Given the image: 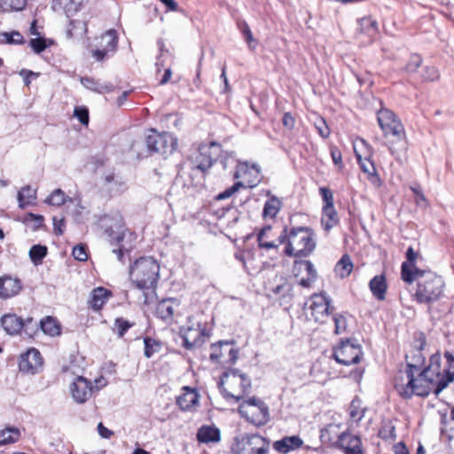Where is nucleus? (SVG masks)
Segmentation results:
<instances>
[{
  "label": "nucleus",
  "instance_id": "f257e3e1",
  "mask_svg": "<svg viewBox=\"0 0 454 454\" xmlns=\"http://www.w3.org/2000/svg\"><path fill=\"white\" fill-rule=\"evenodd\" d=\"M414 281L417 282L414 297L418 302L431 303L438 301L442 295L444 282L434 272L417 271L412 277V282Z\"/></svg>",
  "mask_w": 454,
  "mask_h": 454
},
{
  "label": "nucleus",
  "instance_id": "7c9ffc66",
  "mask_svg": "<svg viewBox=\"0 0 454 454\" xmlns=\"http://www.w3.org/2000/svg\"><path fill=\"white\" fill-rule=\"evenodd\" d=\"M267 288L274 294L280 296H286L292 290L291 284L282 276H275L272 282H269Z\"/></svg>",
  "mask_w": 454,
  "mask_h": 454
},
{
  "label": "nucleus",
  "instance_id": "13d9d810",
  "mask_svg": "<svg viewBox=\"0 0 454 454\" xmlns=\"http://www.w3.org/2000/svg\"><path fill=\"white\" fill-rule=\"evenodd\" d=\"M131 326L132 325L128 320L121 317L116 318L114 321V330L120 337H122Z\"/></svg>",
  "mask_w": 454,
  "mask_h": 454
},
{
  "label": "nucleus",
  "instance_id": "2f4dec72",
  "mask_svg": "<svg viewBox=\"0 0 454 454\" xmlns=\"http://www.w3.org/2000/svg\"><path fill=\"white\" fill-rule=\"evenodd\" d=\"M370 290L378 300H385L387 292V283L383 275L373 277L369 283Z\"/></svg>",
  "mask_w": 454,
  "mask_h": 454
},
{
  "label": "nucleus",
  "instance_id": "a878e982",
  "mask_svg": "<svg viewBox=\"0 0 454 454\" xmlns=\"http://www.w3.org/2000/svg\"><path fill=\"white\" fill-rule=\"evenodd\" d=\"M183 393L177 397L176 403L184 411L193 407L198 401L199 394L196 387H184Z\"/></svg>",
  "mask_w": 454,
  "mask_h": 454
},
{
  "label": "nucleus",
  "instance_id": "0eeeda50",
  "mask_svg": "<svg viewBox=\"0 0 454 454\" xmlns=\"http://www.w3.org/2000/svg\"><path fill=\"white\" fill-rule=\"evenodd\" d=\"M378 123L386 137H393L395 141H404L406 135L404 127L395 113L382 108L377 114Z\"/></svg>",
  "mask_w": 454,
  "mask_h": 454
},
{
  "label": "nucleus",
  "instance_id": "0e129e2a",
  "mask_svg": "<svg viewBox=\"0 0 454 454\" xmlns=\"http://www.w3.org/2000/svg\"><path fill=\"white\" fill-rule=\"evenodd\" d=\"M422 63V59L419 55H412L410 58L409 62L407 63L405 67V70L408 73H414L418 70V68L420 67Z\"/></svg>",
  "mask_w": 454,
  "mask_h": 454
},
{
  "label": "nucleus",
  "instance_id": "a211bd4d",
  "mask_svg": "<svg viewBox=\"0 0 454 454\" xmlns=\"http://www.w3.org/2000/svg\"><path fill=\"white\" fill-rule=\"evenodd\" d=\"M271 229V226L268 225L263 227L258 233L257 241L260 248L265 250L277 249L280 245L286 242V227L284 228L278 239L272 241L269 239Z\"/></svg>",
  "mask_w": 454,
  "mask_h": 454
},
{
  "label": "nucleus",
  "instance_id": "a18cd8bd",
  "mask_svg": "<svg viewBox=\"0 0 454 454\" xmlns=\"http://www.w3.org/2000/svg\"><path fill=\"white\" fill-rule=\"evenodd\" d=\"M353 269V263L348 254H344L335 266V271L340 278H344L349 276Z\"/></svg>",
  "mask_w": 454,
  "mask_h": 454
},
{
  "label": "nucleus",
  "instance_id": "6ab92c4d",
  "mask_svg": "<svg viewBox=\"0 0 454 454\" xmlns=\"http://www.w3.org/2000/svg\"><path fill=\"white\" fill-rule=\"evenodd\" d=\"M436 387L435 379L429 378L427 375L424 376V372H418V376L415 377V383L411 386L413 395L427 396L431 391L434 393Z\"/></svg>",
  "mask_w": 454,
  "mask_h": 454
},
{
  "label": "nucleus",
  "instance_id": "69168bd1",
  "mask_svg": "<svg viewBox=\"0 0 454 454\" xmlns=\"http://www.w3.org/2000/svg\"><path fill=\"white\" fill-rule=\"evenodd\" d=\"M73 256L74 257V259L80 261V262H84L87 260L88 258V254H87V251H86V247L83 246V245H77L75 246L74 248H73Z\"/></svg>",
  "mask_w": 454,
  "mask_h": 454
},
{
  "label": "nucleus",
  "instance_id": "9b49d317",
  "mask_svg": "<svg viewBox=\"0 0 454 454\" xmlns=\"http://www.w3.org/2000/svg\"><path fill=\"white\" fill-rule=\"evenodd\" d=\"M309 301L312 318L317 323H325L333 311L330 297L325 293L314 294L310 296Z\"/></svg>",
  "mask_w": 454,
  "mask_h": 454
},
{
  "label": "nucleus",
  "instance_id": "680f3d73",
  "mask_svg": "<svg viewBox=\"0 0 454 454\" xmlns=\"http://www.w3.org/2000/svg\"><path fill=\"white\" fill-rule=\"evenodd\" d=\"M74 115L82 124L87 125L89 123V110L87 107L76 106L74 111Z\"/></svg>",
  "mask_w": 454,
  "mask_h": 454
},
{
  "label": "nucleus",
  "instance_id": "3c124183",
  "mask_svg": "<svg viewBox=\"0 0 454 454\" xmlns=\"http://www.w3.org/2000/svg\"><path fill=\"white\" fill-rule=\"evenodd\" d=\"M144 343L145 356L147 358L152 357L155 353H158L160 350V343L153 338L145 337L144 339Z\"/></svg>",
  "mask_w": 454,
  "mask_h": 454
},
{
  "label": "nucleus",
  "instance_id": "4be33fe9",
  "mask_svg": "<svg viewBox=\"0 0 454 454\" xmlns=\"http://www.w3.org/2000/svg\"><path fill=\"white\" fill-rule=\"evenodd\" d=\"M422 371L424 372V376L427 375L429 378L435 379V388L439 386L444 375L447 374L446 367L443 371L441 370V356L438 352L430 356L429 364Z\"/></svg>",
  "mask_w": 454,
  "mask_h": 454
},
{
  "label": "nucleus",
  "instance_id": "4468645a",
  "mask_svg": "<svg viewBox=\"0 0 454 454\" xmlns=\"http://www.w3.org/2000/svg\"><path fill=\"white\" fill-rule=\"evenodd\" d=\"M70 392L74 402L84 403L91 397L94 387L87 379L79 376L70 385Z\"/></svg>",
  "mask_w": 454,
  "mask_h": 454
},
{
  "label": "nucleus",
  "instance_id": "c85d7f7f",
  "mask_svg": "<svg viewBox=\"0 0 454 454\" xmlns=\"http://www.w3.org/2000/svg\"><path fill=\"white\" fill-rule=\"evenodd\" d=\"M80 82L86 89L99 94L109 93L114 90L113 84L101 82L90 77H81Z\"/></svg>",
  "mask_w": 454,
  "mask_h": 454
},
{
  "label": "nucleus",
  "instance_id": "6e6d98bb",
  "mask_svg": "<svg viewBox=\"0 0 454 454\" xmlns=\"http://www.w3.org/2000/svg\"><path fill=\"white\" fill-rule=\"evenodd\" d=\"M51 43H52L51 40H47L43 37L33 38L29 42V45L34 50V51L36 53H40V52L43 51Z\"/></svg>",
  "mask_w": 454,
  "mask_h": 454
},
{
  "label": "nucleus",
  "instance_id": "393cba45",
  "mask_svg": "<svg viewBox=\"0 0 454 454\" xmlns=\"http://www.w3.org/2000/svg\"><path fill=\"white\" fill-rule=\"evenodd\" d=\"M303 441L298 435L286 436L273 443L274 449L283 454L301 447Z\"/></svg>",
  "mask_w": 454,
  "mask_h": 454
},
{
  "label": "nucleus",
  "instance_id": "1a4fd4ad",
  "mask_svg": "<svg viewBox=\"0 0 454 454\" xmlns=\"http://www.w3.org/2000/svg\"><path fill=\"white\" fill-rule=\"evenodd\" d=\"M1 325L4 331L11 335L17 334L23 330L25 333L31 337L37 330V323L33 318L28 317L23 320L15 314L4 315L1 318Z\"/></svg>",
  "mask_w": 454,
  "mask_h": 454
},
{
  "label": "nucleus",
  "instance_id": "09e8293b",
  "mask_svg": "<svg viewBox=\"0 0 454 454\" xmlns=\"http://www.w3.org/2000/svg\"><path fill=\"white\" fill-rule=\"evenodd\" d=\"M365 409L362 407L361 401L359 399H354L349 406V416L350 418L358 422L364 416Z\"/></svg>",
  "mask_w": 454,
  "mask_h": 454
},
{
  "label": "nucleus",
  "instance_id": "cd10ccee",
  "mask_svg": "<svg viewBox=\"0 0 454 454\" xmlns=\"http://www.w3.org/2000/svg\"><path fill=\"white\" fill-rule=\"evenodd\" d=\"M125 238L126 233L124 231L118 232L116 234H110L111 244H116L119 247L118 248L113 249V253L117 255L119 261L122 260L125 252H129L132 249V246L130 244H127Z\"/></svg>",
  "mask_w": 454,
  "mask_h": 454
},
{
  "label": "nucleus",
  "instance_id": "c03bdc74",
  "mask_svg": "<svg viewBox=\"0 0 454 454\" xmlns=\"http://www.w3.org/2000/svg\"><path fill=\"white\" fill-rule=\"evenodd\" d=\"M27 3V0H0V12H20L25 9Z\"/></svg>",
  "mask_w": 454,
  "mask_h": 454
},
{
  "label": "nucleus",
  "instance_id": "052dcab7",
  "mask_svg": "<svg viewBox=\"0 0 454 454\" xmlns=\"http://www.w3.org/2000/svg\"><path fill=\"white\" fill-rule=\"evenodd\" d=\"M319 192L324 201L323 207H333V195L331 190L326 187H321L319 188Z\"/></svg>",
  "mask_w": 454,
  "mask_h": 454
},
{
  "label": "nucleus",
  "instance_id": "412c9836",
  "mask_svg": "<svg viewBox=\"0 0 454 454\" xmlns=\"http://www.w3.org/2000/svg\"><path fill=\"white\" fill-rule=\"evenodd\" d=\"M418 257V253L414 251V249L410 247L406 251V258L407 261L402 263V278L406 283H412V277L415 276L417 271H422L415 266V260Z\"/></svg>",
  "mask_w": 454,
  "mask_h": 454
},
{
  "label": "nucleus",
  "instance_id": "6e6552de",
  "mask_svg": "<svg viewBox=\"0 0 454 454\" xmlns=\"http://www.w3.org/2000/svg\"><path fill=\"white\" fill-rule=\"evenodd\" d=\"M363 356L362 347L354 340L347 339L341 340L334 348L332 356L335 361L343 365L358 364Z\"/></svg>",
  "mask_w": 454,
  "mask_h": 454
},
{
  "label": "nucleus",
  "instance_id": "a19ab883",
  "mask_svg": "<svg viewBox=\"0 0 454 454\" xmlns=\"http://www.w3.org/2000/svg\"><path fill=\"white\" fill-rule=\"evenodd\" d=\"M20 438V430L15 427H7L0 430V447L15 443Z\"/></svg>",
  "mask_w": 454,
  "mask_h": 454
},
{
  "label": "nucleus",
  "instance_id": "ea45409f",
  "mask_svg": "<svg viewBox=\"0 0 454 454\" xmlns=\"http://www.w3.org/2000/svg\"><path fill=\"white\" fill-rule=\"evenodd\" d=\"M321 224L328 231L339 223L338 214L333 207H323Z\"/></svg>",
  "mask_w": 454,
  "mask_h": 454
},
{
  "label": "nucleus",
  "instance_id": "bf43d9fd",
  "mask_svg": "<svg viewBox=\"0 0 454 454\" xmlns=\"http://www.w3.org/2000/svg\"><path fill=\"white\" fill-rule=\"evenodd\" d=\"M241 187H245L242 182H236L232 186L227 188L224 192L219 193L216 197L217 200H225L231 197Z\"/></svg>",
  "mask_w": 454,
  "mask_h": 454
},
{
  "label": "nucleus",
  "instance_id": "b1692460",
  "mask_svg": "<svg viewBox=\"0 0 454 454\" xmlns=\"http://www.w3.org/2000/svg\"><path fill=\"white\" fill-rule=\"evenodd\" d=\"M336 447L343 450L346 454H362L360 438L348 432H345Z\"/></svg>",
  "mask_w": 454,
  "mask_h": 454
},
{
  "label": "nucleus",
  "instance_id": "e2e57ef3",
  "mask_svg": "<svg viewBox=\"0 0 454 454\" xmlns=\"http://www.w3.org/2000/svg\"><path fill=\"white\" fill-rule=\"evenodd\" d=\"M24 222L26 223H33V228L35 230L40 228L43 223V216L40 215H35L33 213H28L26 215L24 218Z\"/></svg>",
  "mask_w": 454,
  "mask_h": 454
},
{
  "label": "nucleus",
  "instance_id": "79ce46f5",
  "mask_svg": "<svg viewBox=\"0 0 454 454\" xmlns=\"http://www.w3.org/2000/svg\"><path fill=\"white\" fill-rule=\"evenodd\" d=\"M104 185L111 192H121L125 187V182L121 177L109 173L104 176Z\"/></svg>",
  "mask_w": 454,
  "mask_h": 454
},
{
  "label": "nucleus",
  "instance_id": "f8f14e48",
  "mask_svg": "<svg viewBox=\"0 0 454 454\" xmlns=\"http://www.w3.org/2000/svg\"><path fill=\"white\" fill-rule=\"evenodd\" d=\"M98 40V48L92 51V56L97 61H103L115 53L118 45L116 30H107Z\"/></svg>",
  "mask_w": 454,
  "mask_h": 454
},
{
  "label": "nucleus",
  "instance_id": "aec40b11",
  "mask_svg": "<svg viewBox=\"0 0 454 454\" xmlns=\"http://www.w3.org/2000/svg\"><path fill=\"white\" fill-rule=\"evenodd\" d=\"M89 0H53L52 9L71 17L81 11Z\"/></svg>",
  "mask_w": 454,
  "mask_h": 454
},
{
  "label": "nucleus",
  "instance_id": "338daca9",
  "mask_svg": "<svg viewBox=\"0 0 454 454\" xmlns=\"http://www.w3.org/2000/svg\"><path fill=\"white\" fill-rule=\"evenodd\" d=\"M232 343H233L232 341H219L218 345H215V344L212 345V347H211L212 352L209 355L210 359L213 361L217 360L220 356H223L222 352L218 353V349H220L223 345L229 346V345H231Z\"/></svg>",
  "mask_w": 454,
  "mask_h": 454
},
{
  "label": "nucleus",
  "instance_id": "bb28decb",
  "mask_svg": "<svg viewBox=\"0 0 454 454\" xmlns=\"http://www.w3.org/2000/svg\"><path fill=\"white\" fill-rule=\"evenodd\" d=\"M444 356L447 361L446 372L439 386L434 389V395H438L448 385L454 380V356L446 351Z\"/></svg>",
  "mask_w": 454,
  "mask_h": 454
},
{
  "label": "nucleus",
  "instance_id": "72a5a7b5",
  "mask_svg": "<svg viewBox=\"0 0 454 454\" xmlns=\"http://www.w3.org/2000/svg\"><path fill=\"white\" fill-rule=\"evenodd\" d=\"M221 441V432L215 426L200 427V443H217Z\"/></svg>",
  "mask_w": 454,
  "mask_h": 454
},
{
  "label": "nucleus",
  "instance_id": "5fc2aeb1",
  "mask_svg": "<svg viewBox=\"0 0 454 454\" xmlns=\"http://www.w3.org/2000/svg\"><path fill=\"white\" fill-rule=\"evenodd\" d=\"M158 45L160 48V55L157 58L156 67L157 72H160L161 67H164L166 66L168 60L170 59L171 56L169 51L164 49V44L161 41H158Z\"/></svg>",
  "mask_w": 454,
  "mask_h": 454
},
{
  "label": "nucleus",
  "instance_id": "20e7f679",
  "mask_svg": "<svg viewBox=\"0 0 454 454\" xmlns=\"http://www.w3.org/2000/svg\"><path fill=\"white\" fill-rule=\"evenodd\" d=\"M160 275V265L152 257H141L129 268V278L138 289L153 288Z\"/></svg>",
  "mask_w": 454,
  "mask_h": 454
},
{
  "label": "nucleus",
  "instance_id": "5701e85b",
  "mask_svg": "<svg viewBox=\"0 0 454 454\" xmlns=\"http://www.w3.org/2000/svg\"><path fill=\"white\" fill-rule=\"evenodd\" d=\"M345 432L346 431H341L340 425L329 424L321 430L320 439L323 442L329 443L336 447L339 445Z\"/></svg>",
  "mask_w": 454,
  "mask_h": 454
},
{
  "label": "nucleus",
  "instance_id": "dca6fc26",
  "mask_svg": "<svg viewBox=\"0 0 454 454\" xmlns=\"http://www.w3.org/2000/svg\"><path fill=\"white\" fill-rule=\"evenodd\" d=\"M22 289L21 280L11 275L0 277V298L10 299L20 294Z\"/></svg>",
  "mask_w": 454,
  "mask_h": 454
},
{
  "label": "nucleus",
  "instance_id": "49530a36",
  "mask_svg": "<svg viewBox=\"0 0 454 454\" xmlns=\"http://www.w3.org/2000/svg\"><path fill=\"white\" fill-rule=\"evenodd\" d=\"M47 247L34 245L29 250V257L32 262L37 266L42 263L43 259L47 255Z\"/></svg>",
  "mask_w": 454,
  "mask_h": 454
},
{
  "label": "nucleus",
  "instance_id": "8fccbe9b",
  "mask_svg": "<svg viewBox=\"0 0 454 454\" xmlns=\"http://www.w3.org/2000/svg\"><path fill=\"white\" fill-rule=\"evenodd\" d=\"M67 197L61 189L54 190L51 195L45 200V203L52 206L59 207L67 201Z\"/></svg>",
  "mask_w": 454,
  "mask_h": 454
},
{
  "label": "nucleus",
  "instance_id": "473e14b6",
  "mask_svg": "<svg viewBox=\"0 0 454 454\" xmlns=\"http://www.w3.org/2000/svg\"><path fill=\"white\" fill-rule=\"evenodd\" d=\"M181 338L183 340V346L186 349L194 348L199 341V328L193 326L183 328L181 331Z\"/></svg>",
  "mask_w": 454,
  "mask_h": 454
},
{
  "label": "nucleus",
  "instance_id": "4d7b16f0",
  "mask_svg": "<svg viewBox=\"0 0 454 454\" xmlns=\"http://www.w3.org/2000/svg\"><path fill=\"white\" fill-rule=\"evenodd\" d=\"M421 77L425 82H434L439 79L440 74L434 67L426 66L422 69Z\"/></svg>",
  "mask_w": 454,
  "mask_h": 454
},
{
  "label": "nucleus",
  "instance_id": "f704fd0d",
  "mask_svg": "<svg viewBox=\"0 0 454 454\" xmlns=\"http://www.w3.org/2000/svg\"><path fill=\"white\" fill-rule=\"evenodd\" d=\"M209 149L211 152L208 155H207L206 152L200 153V171L209 168L216 160L221 152L220 145L215 142L210 143Z\"/></svg>",
  "mask_w": 454,
  "mask_h": 454
},
{
  "label": "nucleus",
  "instance_id": "2eb2a0df",
  "mask_svg": "<svg viewBox=\"0 0 454 454\" xmlns=\"http://www.w3.org/2000/svg\"><path fill=\"white\" fill-rule=\"evenodd\" d=\"M43 366V357L35 348L28 349L21 355L19 367L23 372L35 374Z\"/></svg>",
  "mask_w": 454,
  "mask_h": 454
},
{
  "label": "nucleus",
  "instance_id": "f3484780",
  "mask_svg": "<svg viewBox=\"0 0 454 454\" xmlns=\"http://www.w3.org/2000/svg\"><path fill=\"white\" fill-rule=\"evenodd\" d=\"M179 307V301L174 298L163 299L155 308V315L164 322H173L174 315Z\"/></svg>",
  "mask_w": 454,
  "mask_h": 454
},
{
  "label": "nucleus",
  "instance_id": "de8ad7c7",
  "mask_svg": "<svg viewBox=\"0 0 454 454\" xmlns=\"http://www.w3.org/2000/svg\"><path fill=\"white\" fill-rule=\"evenodd\" d=\"M357 160L359 161L362 170L368 175L369 178H371L373 184H377L380 180L377 176L376 168L373 163L367 159L362 160L360 155H357Z\"/></svg>",
  "mask_w": 454,
  "mask_h": 454
},
{
  "label": "nucleus",
  "instance_id": "37998d69",
  "mask_svg": "<svg viewBox=\"0 0 454 454\" xmlns=\"http://www.w3.org/2000/svg\"><path fill=\"white\" fill-rule=\"evenodd\" d=\"M281 201L274 195H271L268 200L263 207L262 215L264 217L274 218L281 208Z\"/></svg>",
  "mask_w": 454,
  "mask_h": 454
},
{
  "label": "nucleus",
  "instance_id": "ddd939ff",
  "mask_svg": "<svg viewBox=\"0 0 454 454\" xmlns=\"http://www.w3.org/2000/svg\"><path fill=\"white\" fill-rule=\"evenodd\" d=\"M415 372L406 368L405 371H399L395 377V389L404 399H410L413 395L412 384L415 383Z\"/></svg>",
  "mask_w": 454,
  "mask_h": 454
},
{
  "label": "nucleus",
  "instance_id": "774afa93",
  "mask_svg": "<svg viewBox=\"0 0 454 454\" xmlns=\"http://www.w3.org/2000/svg\"><path fill=\"white\" fill-rule=\"evenodd\" d=\"M241 31L245 36V39L246 41L247 42L248 45H249V48L250 49H254L255 47V44L256 43H254V37H253V34L249 28V26L244 22L241 26Z\"/></svg>",
  "mask_w": 454,
  "mask_h": 454
},
{
  "label": "nucleus",
  "instance_id": "c756f323",
  "mask_svg": "<svg viewBox=\"0 0 454 454\" xmlns=\"http://www.w3.org/2000/svg\"><path fill=\"white\" fill-rule=\"evenodd\" d=\"M419 347L411 356H406L407 361V368L412 369L413 372H418L420 370L421 366L424 364L425 357L421 354V350L424 348L426 345V340L424 336L419 338Z\"/></svg>",
  "mask_w": 454,
  "mask_h": 454
},
{
  "label": "nucleus",
  "instance_id": "603ef678",
  "mask_svg": "<svg viewBox=\"0 0 454 454\" xmlns=\"http://www.w3.org/2000/svg\"><path fill=\"white\" fill-rule=\"evenodd\" d=\"M0 41L10 44H20L23 43V36L20 32H3L0 34Z\"/></svg>",
  "mask_w": 454,
  "mask_h": 454
},
{
  "label": "nucleus",
  "instance_id": "9d476101",
  "mask_svg": "<svg viewBox=\"0 0 454 454\" xmlns=\"http://www.w3.org/2000/svg\"><path fill=\"white\" fill-rule=\"evenodd\" d=\"M146 145L149 151L164 155L171 153L176 149V140L169 133L152 130L146 137Z\"/></svg>",
  "mask_w": 454,
  "mask_h": 454
},
{
  "label": "nucleus",
  "instance_id": "423d86ee",
  "mask_svg": "<svg viewBox=\"0 0 454 454\" xmlns=\"http://www.w3.org/2000/svg\"><path fill=\"white\" fill-rule=\"evenodd\" d=\"M270 443L259 434H243L237 436L231 446L233 454H266Z\"/></svg>",
  "mask_w": 454,
  "mask_h": 454
},
{
  "label": "nucleus",
  "instance_id": "4c0bfd02",
  "mask_svg": "<svg viewBox=\"0 0 454 454\" xmlns=\"http://www.w3.org/2000/svg\"><path fill=\"white\" fill-rule=\"evenodd\" d=\"M19 207L25 208L28 205L35 203L36 200V190L33 189L30 185H26L18 192Z\"/></svg>",
  "mask_w": 454,
  "mask_h": 454
},
{
  "label": "nucleus",
  "instance_id": "58836bf2",
  "mask_svg": "<svg viewBox=\"0 0 454 454\" xmlns=\"http://www.w3.org/2000/svg\"><path fill=\"white\" fill-rule=\"evenodd\" d=\"M42 331L51 337L60 334L61 327L58 320L52 317H45L40 321Z\"/></svg>",
  "mask_w": 454,
  "mask_h": 454
},
{
  "label": "nucleus",
  "instance_id": "c9c22d12",
  "mask_svg": "<svg viewBox=\"0 0 454 454\" xmlns=\"http://www.w3.org/2000/svg\"><path fill=\"white\" fill-rule=\"evenodd\" d=\"M301 270L307 273V278H302L299 284L303 287H310L312 283L316 280L317 275L314 265L310 261H301L297 263Z\"/></svg>",
  "mask_w": 454,
  "mask_h": 454
},
{
  "label": "nucleus",
  "instance_id": "39448f33",
  "mask_svg": "<svg viewBox=\"0 0 454 454\" xmlns=\"http://www.w3.org/2000/svg\"><path fill=\"white\" fill-rule=\"evenodd\" d=\"M239 412L247 421L257 427L265 425L270 419L269 407L263 401L256 397H251L242 402L239 406Z\"/></svg>",
  "mask_w": 454,
  "mask_h": 454
},
{
  "label": "nucleus",
  "instance_id": "e433bc0d",
  "mask_svg": "<svg viewBox=\"0 0 454 454\" xmlns=\"http://www.w3.org/2000/svg\"><path fill=\"white\" fill-rule=\"evenodd\" d=\"M110 295L111 293L104 287H98L94 289L90 300L91 308L95 310L100 309Z\"/></svg>",
  "mask_w": 454,
  "mask_h": 454
},
{
  "label": "nucleus",
  "instance_id": "864d4df0",
  "mask_svg": "<svg viewBox=\"0 0 454 454\" xmlns=\"http://www.w3.org/2000/svg\"><path fill=\"white\" fill-rule=\"evenodd\" d=\"M334 323V333L341 334L347 331L348 322L347 317L343 314L335 313L333 315Z\"/></svg>",
  "mask_w": 454,
  "mask_h": 454
},
{
  "label": "nucleus",
  "instance_id": "7ed1b4c3",
  "mask_svg": "<svg viewBox=\"0 0 454 454\" xmlns=\"http://www.w3.org/2000/svg\"><path fill=\"white\" fill-rule=\"evenodd\" d=\"M223 397L232 403L242 400L251 388V380L238 369H229L223 372L218 383Z\"/></svg>",
  "mask_w": 454,
  "mask_h": 454
},
{
  "label": "nucleus",
  "instance_id": "f03ea898",
  "mask_svg": "<svg viewBox=\"0 0 454 454\" xmlns=\"http://www.w3.org/2000/svg\"><path fill=\"white\" fill-rule=\"evenodd\" d=\"M285 254L290 257H306L316 247L315 234L307 227L286 229Z\"/></svg>",
  "mask_w": 454,
  "mask_h": 454
}]
</instances>
